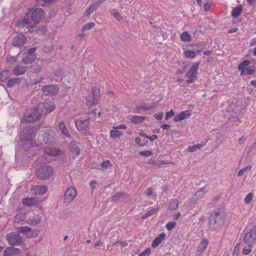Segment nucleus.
Here are the masks:
<instances>
[{
	"mask_svg": "<svg viewBox=\"0 0 256 256\" xmlns=\"http://www.w3.org/2000/svg\"><path fill=\"white\" fill-rule=\"evenodd\" d=\"M205 144H206L204 143L203 144H198L193 146H188V150L190 152H192L197 150H198L202 148L205 146Z\"/></svg>",
	"mask_w": 256,
	"mask_h": 256,
	"instance_id": "nucleus-34",
	"label": "nucleus"
},
{
	"mask_svg": "<svg viewBox=\"0 0 256 256\" xmlns=\"http://www.w3.org/2000/svg\"><path fill=\"white\" fill-rule=\"evenodd\" d=\"M210 228L212 230L218 231L225 228V214L221 211L216 212L209 218Z\"/></svg>",
	"mask_w": 256,
	"mask_h": 256,
	"instance_id": "nucleus-1",
	"label": "nucleus"
},
{
	"mask_svg": "<svg viewBox=\"0 0 256 256\" xmlns=\"http://www.w3.org/2000/svg\"><path fill=\"white\" fill-rule=\"evenodd\" d=\"M100 6V3L96 2L90 5L86 10V16L88 17L90 14H92L96 8Z\"/></svg>",
	"mask_w": 256,
	"mask_h": 256,
	"instance_id": "nucleus-26",
	"label": "nucleus"
},
{
	"mask_svg": "<svg viewBox=\"0 0 256 256\" xmlns=\"http://www.w3.org/2000/svg\"><path fill=\"white\" fill-rule=\"evenodd\" d=\"M113 16L119 22L123 20V17L118 12H113Z\"/></svg>",
	"mask_w": 256,
	"mask_h": 256,
	"instance_id": "nucleus-51",
	"label": "nucleus"
},
{
	"mask_svg": "<svg viewBox=\"0 0 256 256\" xmlns=\"http://www.w3.org/2000/svg\"><path fill=\"white\" fill-rule=\"evenodd\" d=\"M58 128L60 132L66 138H70V134L67 130L66 125L63 122H60L58 124Z\"/></svg>",
	"mask_w": 256,
	"mask_h": 256,
	"instance_id": "nucleus-29",
	"label": "nucleus"
},
{
	"mask_svg": "<svg viewBox=\"0 0 256 256\" xmlns=\"http://www.w3.org/2000/svg\"><path fill=\"white\" fill-rule=\"evenodd\" d=\"M146 193L148 196H151L152 194V189L151 188H148L146 190Z\"/></svg>",
	"mask_w": 256,
	"mask_h": 256,
	"instance_id": "nucleus-62",
	"label": "nucleus"
},
{
	"mask_svg": "<svg viewBox=\"0 0 256 256\" xmlns=\"http://www.w3.org/2000/svg\"><path fill=\"white\" fill-rule=\"evenodd\" d=\"M139 154L142 156L148 157L152 155V152L150 150H145L140 152Z\"/></svg>",
	"mask_w": 256,
	"mask_h": 256,
	"instance_id": "nucleus-48",
	"label": "nucleus"
},
{
	"mask_svg": "<svg viewBox=\"0 0 256 256\" xmlns=\"http://www.w3.org/2000/svg\"><path fill=\"white\" fill-rule=\"evenodd\" d=\"M41 222V217L39 215H36L30 218L27 223L31 225H36Z\"/></svg>",
	"mask_w": 256,
	"mask_h": 256,
	"instance_id": "nucleus-30",
	"label": "nucleus"
},
{
	"mask_svg": "<svg viewBox=\"0 0 256 256\" xmlns=\"http://www.w3.org/2000/svg\"><path fill=\"white\" fill-rule=\"evenodd\" d=\"M27 70L26 66H16L14 69V74L16 76L23 74Z\"/></svg>",
	"mask_w": 256,
	"mask_h": 256,
	"instance_id": "nucleus-27",
	"label": "nucleus"
},
{
	"mask_svg": "<svg viewBox=\"0 0 256 256\" xmlns=\"http://www.w3.org/2000/svg\"><path fill=\"white\" fill-rule=\"evenodd\" d=\"M70 151L76 155L80 154V150L78 145L74 142H72L70 146Z\"/></svg>",
	"mask_w": 256,
	"mask_h": 256,
	"instance_id": "nucleus-35",
	"label": "nucleus"
},
{
	"mask_svg": "<svg viewBox=\"0 0 256 256\" xmlns=\"http://www.w3.org/2000/svg\"><path fill=\"white\" fill-rule=\"evenodd\" d=\"M178 206V201L176 199L172 200L170 204L169 208L172 210H176Z\"/></svg>",
	"mask_w": 256,
	"mask_h": 256,
	"instance_id": "nucleus-40",
	"label": "nucleus"
},
{
	"mask_svg": "<svg viewBox=\"0 0 256 256\" xmlns=\"http://www.w3.org/2000/svg\"><path fill=\"white\" fill-rule=\"evenodd\" d=\"M252 246L250 245L244 248L242 250V254L246 255L249 254L252 252Z\"/></svg>",
	"mask_w": 256,
	"mask_h": 256,
	"instance_id": "nucleus-49",
	"label": "nucleus"
},
{
	"mask_svg": "<svg viewBox=\"0 0 256 256\" xmlns=\"http://www.w3.org/2000/svg\"><path fill=\"white\" fill-rule=\"evenodd\" d=\"M21 20L23 22V23H24V24H25L26 26V28H30V21L29 18L28 17H24L21 18Z\"/></svg>",
	"mask_w": 256,
	"mask_h": 256,
	"instance_id": "nucleus-47",
	"label": "nucleus"
},
{
	"mask_svg": "<svg viewBox=\"0 0 256 256\" xmlns=\"http://www.w3.org/2000/svg\"><path fill=\"white\" fill-rule=\"evenodd\" d=\"M76 196V190L74 187H70L66 190L64 196V200L66 202H70Z\"/></svg>",
	"mask_w": 256,
	"mask_h": 256,
	"instance_id": "nucleus-7",
	"label": "nucleus"
},
{
	"mask_svg": "<svg viewBox=\"0 0 256 256\" xmlns=\"http://www.w3.org/2000/svg\"><path fill=\"white\" fill-rule=\"evenodd\" d=\"M209 244V241L206 238L202 239L198 246L196 254L200 256L206 249Z\"/></svg>",
	"mask_w": 256,
	"mask_h": 256,
	"instance_id": "nucleus-13",
	"label": "nucleus"
},
{
	"mask_svg": "<svg viewBox=\"0 0 256 256\" xmlns=\"http://www.w3.org/2000/svg\"><path fill=\"white\" fill-rule=\"evenodd\" d=\"M123 133L122 132L118 130L114 126L112 127V128L110 130V136L111 138H118L122 135Z\"/></svg>",
	"mask_w": 256,
	"mask_h": 256,
	"instance_id": "nucleus-25",
	"label": "nucleus"
},
{
	"mask_svg": "<svg viewBox=\"0 0 256 256\" xmlns=\"http://www.w3.org/2000/svg\"><path fill=\"white\" fill-rule=\"evenodd\" d=\"M22 204L24 205L28 206H33L37 205L38 202L35 198H26L23 200Z\"/></svg>",
	"mask_w": 256,
	"mask_h": 256,
	"instance_id": "nucleus-31",
	"label": "nucleus"
},
{
	"mask_svg": "<svg viewBox=\"0 0 256 256\" xmlns=\"http://www.w3.org/2000/svg\"><path fill=\"white\" fill-rule=\"evenodd\" d=\"M36 59V55H30L28 54L24 53L22 58V61L25 64H31Z\"/></svg>",
	"mask_w": 256,
	"mask_h": 256,
	"instance_id": "nucleus-21",
	"label": "nucleus"
},
{
	"mask_svg": "<svg viewBox=\"0 0 256 256\" xmlns=\"http://www.w3.org/2000/svg\"><path fill=\"white\" fill-rule=\"evenodd\" d=\"M151 250L148 248H146L144 251L142 252L138 256H150Z\"/></svg>",
	"mask_w": 256,
	"mask_h": 256,
	"instance_id": "nucleus-50",
	"label": "nucleus"
},
{
	"mask_svg": "<svg viewBox=\"0 0 256 256\" xmlns=\"http://www.w3.org/2000/svg\"><path fill=\"white\" fill-rule=\"evenodd\" d=\"M7 239L10 245H18L22 242L20 236L14 234H10L7 236Z\"/></svg>",
	"mask_w": 256,
	"mask_h": 256,
	"instance_id": "nucleus-11",
	"label": "nucleus"
},
{
	"mask_svg": "<svg viewBox=\"0 0 256 256\" xmlns=\"http://www.w3.org/2000/svg\"><path fill=\"white\" fill-rule=\"evenodd\" d=\"M180 38L182 42H189L191 40V36L187 32H182L180 34Z\"/></svg>",
	"mask_w": 256,
	"mask_h": 256,
	"instance_id": "nucleus-38",
	"label": "nucleus"
},
{
	"mask_svg": "<svg viewBox=\"0 0 256 256\" xmlns=\"http://www.w3.org/2000/svg\"><path fill=\"white\" fill-rule=\"evenodd\" d=\"M176 226V223L175 222H168L166 224V228L168 230H171L174 228Z\"/></svg>",
	"mask_w": 256,
	"mask_h": 256,
	"instance_id": "nucleus-46",
	"label": "nucleus"
},
{
	"mask_svg": "<svg viewBox=\"0 0 256 256\" xmlns=\"http://www.w3.org/2000/svg\"><path fill=\"white\" fill-rule=\"evenodd\" d=\"M163 116H164V114L162 112H158V113L156 114L154 116V118L158 120H162V118H163Z\"/></svg>",
	"mask_w": 256,
	"mask_h": 256,
	"instance_id": "nucleus-57",
	"label": "nucleus"
},
{
	"mask_svg": "<svg viewBox=\"0 0 256 256\" xmlns=\"http://www.w3.org/2000/svg\"><path fill=\"white\" fill-rule=\"evenodd\" d=\"M24 218V216L22 214H18L15 217V220L17 222H20L23 220Z\"/></svg>",
	"mask_w": 256,
	"mask_h": 256,
	"instance_id": "nucleus-52",
	"label": "nucleus"
},
{
	"mask_svg": "<svg viewBox=\"0 0 256 256\" xmlns=\"http://www.w3.org/2000/svg\"><path fill=\"white\" fill-rule=\"evenodd\" d=\"M31 14L32 20L35 23H38L45 17L44 12L42 8H32L26 12V16Z\"/></svg>",
	"mask_w": 256,
	"mask_h": 256,
	"instance_id": "nucleus-3",
	"label": "nucleus"
},
{
	"mask_svg": "<svg viewBox=\"0 0 256 256\" xmlns=\"http://www.w3.org/2000/svg\"><path fill=\"white\" fill-rule=\"evenodd\" d=\"M58 88L56 86H46L42 88V91L46 94H54L57 93Z\"/></svg>",
	"mask_w": 256,
	"mask_h": 256,
	"instance_id": "nucleus-15",
	"label": "nucleus"
},
{
	"mask_svg": "<svg viewBox=\"0 0 256 256\" xmlns=\"http://www.w3.org/2000/svg\"><path fill=\"white\" fill-rule=\"evenodd\" d=\"M244 240L246 243H252L256 240V225L245 234Z\"/></svg>",
	"mask_w": 256,
	"mask_h": 256,
	"instance_id": "nucleus-8",
	"label": "nucleus"
},
{
	"mask_svg": "<svg viewBox=\"0 0 256 256\" xmlns=\"http://www.w3.org/2000/svg\"><path fill=\"white\" fill-rule=\"evenodd\" d=\"M11 76L10 70H4L0 72V82H6Z\"/></svg>",
	"mask_w": 256,
	"mask_h": 256,
	"instance_id": "nucleus-22",
	"label": "nucleus"
},
{
	"mask_svg": "<svg viewBox=\"0 0 256 256\" xmlns=\"http://www.w3.org/2000/svg\"><path fill=\"white\" fill-rule=\"evenodd\" d=\"M36 48H32L28 50V51L26 52H25L26 54H28L30 55H35L34 52L36 50Z\"/></svg>",
	"mask_w": 256,
	"mask_h": 256,
	"instance_id": "nucleus-58",
	"label": "nucleus"
},
{
	"mask_svg": "<svg viewBox=\"0 0 256 256\" xmlns=\"http://www.w3.org/2000/svg\"><path fill=\"white\" fill-rule=\"evenodd\" d=\"M89 125L88 120H80L76 121V126L77 129L80 131H83L88 128Z\"/></svg>",
	"mask_w": 256,
	"mask_h": 256,
	"instance_id": "nucleus-18",
	"label": "nucleus"
},
{
	"mask_svg": "<svg viewBox=\"0 0 256 256\" xmlns=\"http://www.w3.org/2000/svg\"><path fill=\"white\" fill-rule=\"evenodd\" d=\"M159 210L158 206L152 208L148 212L142 217V218H146L154 214Z\"/></svg>",
	"mask_w": 256,
	"mask_h": 256,
	"instance_id": "nucleus-37",
	"label": "nucleus"
},
{
	"mask_svg": "<svg viewBox=\"0 0 256 256\" xmlns=\"http://www.w3.org/2000/svg\"><path fill=\"white\" fill-rule=\"evenodd\" d=\"M35 130L34 128H26L22 130L20 133V139L24 142L23 147L25 148L26 145L30 144L33 146L32 144V134Z\"/></svg>",
	"mask_w": 256,
	"mask_h": 256,
	"instance_id": "nucleus-4",
	"label": "nucleus"
},
{
	"mask_svg": "<svg viewBox=\"0 0 256 256\" xmlns=\"http://www.w3.org/2000/svg\"><path fill=\"white\" fill-rule=\"evenodd\" d=\"M174 111L172 110H171L170 111L167 112L166 114V120H168L170 118L174 116Z\"/></svg>",
	"mask_w": 256,
	"mask_h": 256,
	"instance_id": "nucleus-54",
	"label": "nucleus"
},
{
	"mask_svg": "<svg viewBox=\"0 0 256 256\" xmlns=\"http://www.w3.org/2000/svg\"><path fill=\"white\" fill-rule=\"evenodd\" d=\"M20 250L14 247H10L6 248L4 252V256H12L14 254H18Z\"/></svg>",
	"mask_w": 256,
	"mask_h": 256,
	"instance_id": "nucleus-23",
	"label": "nucleus"
},
{
	"mask_svg": "<svg viewBox=\"0 0 256 256\" xmlns=\"http://www.w3.org/2000/svg\"><path fill=\"white\" fill-rule=\"evenodd\" d=\"M191 115V112L189 110H186L182 112L178 115L176 116L174 118V120L175 122H178L180 121L186 119L187 118L190 116Z\"/></svg>",
	"mask_w": 256,
	"mask_h": 256,
	"instance_id": "nucleus-17",
	"label": "nucleus"
},
{
	"mask_svg": "<svg viewBox=\"0 0 256 256\" xmlns=\"http://www.w3.org/2000/svg\"><path fill=\"white\" fill-rule=\"evenodd\" d=\"M6 60L10 62H16L17 60V57L9 56L7 57Z\"/></svg>",
	"mask_w": 256,
	"mask_h": 256,
	"instance_id": "nucleus-55",
	"label": "nucleus"
},
{
	"mask_svg": "<svg viewBox=\"0 0 256 256\" xmlns=\"http://www.w3.org/2000/svg\"><path fill=\"white\" fill-rule=\"evenodd\" d=\"M116 128L118 129H123L125 130L126 128V126L124 124H121L118 125V126H114Z\"/></svg>",
	"mask_w": 256,
	"mask_h": 256,
	"instance_id": "nucleus-63",
	"label": "nucleus"
},
{
	"mask_svg": "<svg viewBox=\"0 0 256 256\" xmlns=\"http://www.w3.org/2000/svg\"><path fill=\"white\" fill-rule=\"evenodd\" d=\"M140 141H141V139L140 138H138V137L136 138V139H135V142H136L137 144H139L140 146H144L146 145L145 144H141Z\"/></svg>",
	"mask_w": 256,
	"mask_h": 256,
	"instance_id": "nucleus-64",
	"label": "nucleus"
},
{
	"mask_svg": "<svg viewBox=\"0 0 256 256\" xmlns=\"http://www.w3.org/2000/svg\"><path fill=\"white\" fill-rule=\"evenodd\" d=\"M122 195V194H120L114 196H112L113 201L116 202V201L118 200Z\"/></svg>",
	"mask_w": 256,
	"mask_h": 256,
	"instance_id": "nucleus-60",
	"label": "nucleus"
},
{
	"mask_svg": "<svg viewBox=\"0 0 256 256\" xmlns=\"http://www.w3.org/2000/svg\"><path fill=\"white\" fill-rule=\"evenodd\" d=\"M166 235L164 233H162L160 234L158 236L155 238L152 242V247L156 248L157 246H158L162 242V240H164V238H166Z\"/></svg>",
	"mask_w": 256,
	"mask_h": 256,
	"instance_id": "nucleus-24",
	"label": "nucleus"
},
{
	"mask_svg": "<svg viewBox=\"0 0 256 256\" xmlns=\"http://www.w3.org/2000/svg\"><path fill=\"white\" fill-rule=\"evenodd\" d=\"M50 138V134L48 133H44L42 135L38 137V144H36V146H39L40 145H42L44 144H47L49 142V140Z\"/></svg>",
	"mask_w": 256,
	"mask_h": 256,
	"instance_id": "nucleus-19",
	"label": "nucleus"
},
{
	"mask_svg": "<svg viewBox=\"0 0 256 256\" xmlns=\"http://www.w3.org/2000/svg\"><path fill=\"white\" fill-rule=\"evenodd\" d=\"M208 191L206 188H202L198 190L194 195V201H196L198 199L204 196L206 192Z\"/></svg>",
	"mask_w": 256,
	"mask_h": 256,
	"instance_id": "nucleus-28",
	"label": "nucleus"
},
{
	"mask_svg": "<svg viewBox=\"0 0 256 256\" xmlns=\"http://www.w3.org/2000/svg\"><path fill=\"white\" fill-rule=\"evenodd\" d=\"M145 119L146 118L143 116H134L130 118V120L132 123L138 124L143 122Z\"/></svg>",
	"mask_w": 256,
	"mask_h": 256,
	"instance_id": "nucleus-33",
	"label": "nucleus"
},
{
	"mask_svg": "<svg viewBox=\"0 0 256 256\" xmlns=\"http://www.w3.org/2000/svg\"><path fill=\"white\" fill-rule=\"evenodd\" d=\"M37 109L30 110L26 111L22 118V121L26 122H32L37 120L40 117Z\"/></svg>",
	"mask_w": 256,
	"mask_h": 256,
	"instance_id": "nucleus-6",
	"label": "nucleus"
},
{
	"mask_svg": "<svg viewBox=\"0 0 256 256\" xmlns=\"http://www.w3.org/2000/svg\"><path fill=\"white\" fill-rule=\"evenodd\" d=\"M150 141H154L158 138V136L156 134H153L151 136H148V138Z\"/></svg>",
	"mask_w": 256,
	"mask_h": 256,
	"instance_id": "nucleus-61",
	"label": "nucleus"
},
{
	"mask_svg": "<svg viewBox=\"0 0 256 256\" xmlns=\"http://www.w3.org/2000/svg\"><path fill=\"white\" fill-rule=\"evenodd\" d=\"M26 43V38L22 34H18L13 38L12 44L14 46L20 47Z\"/></svg>",
	"mask_w": 256,
	"mask_h": 256,
	"instance_id": "nucleus-9",
	"label": "nucleus"
},
{
	"mask_svg": "<svg viewBox=\"0 0 256 256\" xmlns=\"http://www.w3.org/2000/svg\"><path fill=\"white\" fill-rule=\"evenodd\" d=\"M96 184L97 182L96 180H92L90 182V186L92 190L95 189Z\"/></svg>",
	"mask_w": 256,
	"mask_h": 256,
	"instance_id": "nucleus-59",
	"label": "nucleus"
},
{
	"mask_svg": "<svg viewBox=\"0 0 256 256\" xmlns=\"http://www.w3.org/2000/svg\"><path fill=\"white\" fill-rule=\"evenodd\" d=\"M242 12L241 6H236L233 8L232 11V16L234 18L238 17Z\"/></svg>",
	"mask_w": 256,
	"mask_h": 256,
	"instance_id": "nucleus-39",
	"label": "nucleus"
},
{
	"mask_svg": "<svg viewBox=\"0 0 256 256\" xmlns=\"http://www.w3.org/2000/svg\"><path fill=\"white\" fill-rule=\"evenodd\" d=\"M96 24L94 22H90L84 24L82 28V31L90 30L95 26Z\"/></svg>",
	"mask_w": 256,
	"mask_h": 256,
	"instance_id": "nucleus-41",
	"label": "nucleus"
},
{
	"mask_svg": "<svg viewBox=\"0 0 256 256\" xmlns=\"http://www.w3.org/2000/svg\"><path fill=\"white\" fill-rule=\"evenodd\" d=\"M252 168V166H248L246 168H242V170H240L238 172V176H242L244 174L246 171V170H250V169Z\"/></svg>",
	"mask_w": 256,
	"mask_h": 256,
	"instance_id": "nucleus-45",
	"label": "nucleus"
},
{
	"mask_svg": "<svg viewBox=\"0 0 256 256\" xmlns=\"http://www.w3.org/2000/svg\"><path fill=\"white\" fill-rule=\"evenodd\" d=\"M46 32V28L45 27H42L37 30L36 33L40 35L44 34Z\"/></svg>",
	"mask_w": 256,
	"mask_h": 256,
	"instance_id": "nucleus-53",
	"label": "nucleus"
},
{
	"mask_svg": "<svg viewBox=\"0 0 256 256\" xmlns=\"http://www.w3.org/2000/svg\"><path fill=\"white\" fill-rule=\"evenodd\" d=\"M44 151L45 154L50 156H55L60 155L62 152L60 150L54 147H50L48 146L44 148Z\"/></svg>",
	"mask_w": 256,
	"mask_h": 256,
	"instance_id": "nucleus-14",
	"label": "nucleus"
},
{
	"mask_svg": "<svg viewBox=\"0 0 256 256\" xmlns=\"http://www.w3.org/2000/svg\"><path fill=\"white\" fill-rule=\"evenodd\" d=\"M250 62L248 60H245L241 62L238 66V70L246 68V67L250 64Z\"/></svg>",
	"mask_w": 256,
	"mask_h": 256,
	"instance_id": "nucleus-44",
	"label": "nucleus"
},
{
	"mask_svg": "<svg viewBox=\"0 0 256 256\" xmlns=\"http://www.w3.org/2000/svg\"><path fill=\"white\" fill-rule=\"evenodd\" d=\"M18 230L19 232L24 234L26 237L32 238L37 236V233L32 231L28 226H21L18 228Z\"/></svg>",
	"mask_w": 256,
	"mask_h": 256,
	"instance_id": "nucleus-12",
	"label": "nucleus"
},
{
	"mask_svg": "<svg viewBox=\"0 0 256 256\" xmlns=\"http://www.w3.org/2000/svg\"><path fill=\"white\" fill-rule=\"evenodd\" d=\"M54 109L55 106L52 102H50V104L46 103L43 104L42 111L44 114H47L51 112Z\"/></svg>",
	"mask_w": 256,
	"mask_h": 256,
	"instance_id": "nucleus-20",
	"label": "nucleus"
},
{
	"mask_svg": "<svg viewBox=\"0 0 256 256\" xmlns=\"http://www.w3.org/2000/svg\"><path fill=\"white\" fill-rule=\"evenodd\" d=\"M32 190L36 195H42L47 191V188L44 186H35L32 188Z\"/></svg>",
	"mask_w": 256,
	"mask_h": 256,
	"instance_id": "nucleus-16",
	"label": "nucleus"
},
{
	"mask_svg": "<svg viewBox=\"0 0 256 256\" xmlns=\"http://www.w3.org/2000/svg\"><path fill=\"white\" fill-rule=\"evenodd\" d=\"M253 197L254 195L252 193H248L244 198V202L246 204H249L252 201Z\"/></svg>",
	"mask_w": 256,
	"mask_h": 256,
	"instance_id": "nucleus-43",
	"label": "nucleus"
},
{
	"mask_svg": "<svg viewBox=\"0 0 256 256\" xmlns=\"http://www.w3.org/2000/svg\"><path fill=\"white\" fill-rule=\"evenodd\" d=\"M36 174L40 178L46 180L52 176L53 169L50 166H43L37 170Z\"/></svg>",
	"mask_w": 256,
	"mask_h": 256,
	"instance_id": "nucleus-2",
	"label": "nucleus"
},
{
	"mask_svg": "<svg viewBox=\"0 0 256 256\" xmlns=\"http://www.w3.org/2000/svg\"><path fill=\"white\" fill-rule=\"evenodd\" d=\"M200 64V62L193 64L190 70L186 74V77L188 78L187 82L188 83L193 82L196 79L198 70Z\"/></svg>",
	"mask_w": 256,
	"mask_h": 256,
	"instance_id": "nucleus-5",
	"label": "nucleus"
},
{
	"mask_svg": "<svg viewBox=\"0 0 256 256\" xmlns=\"http://www.w3.org/2000/svg\"><path fill=\"white\" fill-rule=\"evenodd\" d=\"M20 82V80L18 78H13L10 79L6 84V85L9 88H12L18 84Z\"/></svg>",
	"mask_w": 256,
	"mask_h": 256,
	"instance_id": "nucleus-32",
	"label": "nucleus"
},
{
	"mask_svg": "<svg viewBox=\"0 0 256 256\" xmlns=\"http://www.w3.org/2000/svg\"><path fill=\"white\" fill-rule=\"evenodd\" d=\"M184 56L186 58L193 59L196 56V53L190 50H186L184 52Z\"/></svg>",
	"mask_w": 256,
	"mask_h": 256,
	"instance_id": "nucleus-36",
	"label": "nucleus"
},
{
	"mask_svg": "<svg viewBox=\"0 0 256 256\" xmlns=\"http://www.w3.org/2000/svg\"><path fill=\"white\" fill-rule=\"evenodd\" d=\"M16 24L18 28H22L26 27V26L25 24H24V23H23V22L21 19H20L18 20Z\"/></svg>",
	"mask_w": 256,
	"mask_h": 256,
	"instance_id": "nucleus-56",
	"label": "nucleus"
},
{
	"mask_svg": "<svg viewBox=\"0 0 256 256\" xmlns=\"http://www.w3.org/2000/svg\"><path fill=\"white\" fill-rule=\"evenodd\" d=\"M112 166V164L110 160L103 161L100 164V166L102 168H108L111 167Z\"/></svg>",
	"mask_w": 256,
	"mask_h": 256,
	"instance_id": "nucleus-42",
	"label": "nucleus"
},
{
	"mask_svg": "<svg viewBox=\"0 0 256 256\" xmlns=\"http://www.w3.org/2000/svg\"><path fill=\"white\" fill-rule=\"evenodd\" d=\"M98 95L99 92L98 90H94L86 98L88 104L91 106L97 104L98 101Z\"/></svg>",
	"mask_w": 256,
	"mask_h": 256,
	"instance_id": "nucleus-10",
	"label": "nucleus"
}]
</instances>
